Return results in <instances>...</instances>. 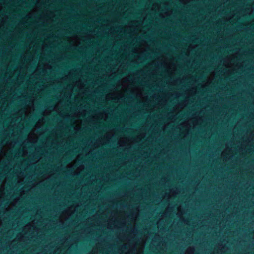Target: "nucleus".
<instances>
[{"label":"nucleus","instance_id":"nucleus-1","mask_svg":"<svg viewBox=\"0 0 254 254\" xmlns=\"http://www.w3.org/2000/svg\"><path fill=\"white\" fill-rule=\"evenodd\" d=\"M144 38H146V39L147 38V37L146 36H144Z\"/></svg>","mask_w":254,"mask_h":254}]
</instances>
